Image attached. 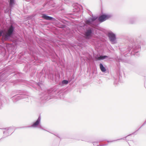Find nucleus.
<instances>
[{
    "mask_svg": "<svg viewBox=\"0 0 146 146\" xmlns=\"http://www.w3.org/2000/svg\"><path fill=\"white\" fill-rule=\"evenodd\" d=\"M14 29L13 26L11 25L5 33H3V31L2 30L0 31V36L3 34V36L6 39L9 38L14 31Z\"/></svg>",
    "mask_w": 146,
    "mask_h": 146,
    "instance_id": "1",
    "label": "nucleus"
},
{
    "mask_svg": "<svg viewBox=\"0 0 146 146\" xmlns=\"http://www.w3.org/2000/svg\"><path fill=\"white\" fill-rule=\"evenodd\" d=\"M68 82L66 80H64L62 82V83L63 84H68Z\"/></svg>",
    "mask_w": 146,
    "mask_h": 146,
    "instance_id": "10",
    "label": "nucleus"
},
{
    "mask_svg": "<svg viewBox=\"0 0 146 146\" xmlns=\"http://www.w3.org/2000/svg\"><path fill=\"white\" fill-rule=\"evenodd\" d=\"M92 33V31L91 29L88 30L85 33V36L87 37H88L91 36Z\"/></svg>",
    "mask_w": 146,
    "mask_h": 146,
    "instance_id": "5",
    "label": "nucleus"
},
{
    "mask_svg": "<svg viewBox=\"0 0 146 146\" xmlns=\"http://www.w3.org/2000/svg\"><path fill=\"white\" fill-rule=\"evenodd\" d=\"M107 56H100L99 57H98V59L99 60H101L102 59H105L107 57Z\"/></svg>",
    "mask_w": 146,
    "mask_h": 146,
    "instance_id": "9",
    "label": "nucleus"
},
{
    "mask_svg": "<svg viewBox=\"0 0 146 146\" xmlns=\"http://www.w3.org/2000/svg\"><path fill=\"white\" fill-rule=\"evenodd\" d=\"M100 70L102 72H105L106 71V68L102 64H100Z\"/></svg>",
    "mask_w": 146,
    "mask_h": 146,
    "instance_id": "7",
    "label": "nucleus"
},
{
    "mask_svg": "<svg viewBox=\"0 0 146 146\" xmlns=\"http://www.w3.org/2000/svg\"><path fill=\"white\" fill-rule=\"evenodd\" d=\"M40 121L37 120L36 122H35L32 125V126L33 127H36L39 124Z\"/></svg>",
    "mask_w": 146,
    "mask_h": 146,
    "instance_id": "8",
    "label": "nucleus"
},
{
    "mask_svg": "<svg viewBox=\"0 0 146 146\" xmlns=\"http://www.w3.org/2000/svg\"><path fill=\"white\" fill-rule=\"evenodd\" d=\"M10 5H12L14 3V0H10Z\"/></svg>",
    "mask_w": 146,
    "mask_h": 146,
    "instance_id": "11",
    "label": "nucleus"
},
{
    "mask_svg": "<svg viewBox=\"0 0 146 146\" xmlns=\"http://www.w3.org/2000/svg\"><path fill=\"white\" fill-rule=\"evenodd\" d=\"M42 17L43 18L48 20H51L53 19L52 17L48 16L45 14H43Z\"/></svg>",
    "mask_w": 146,
    "mask_h": 146,
    "instance_id": "4",
    "label": "nucleus"
},
{
    "mask_svg": "<svg viewBox=\"0 0 146 146\" xmlns=\"http://www.w3.org/2000/svg\"><path fill=\"white\" fill-rule=\"evenodd\" d=\"M108 36L111 41H114L115 39V35L112 33H109L108 34Z\"/></svg>",
    "mask_w": 146,
    "mask_h": 146,
    "instance_id": "3",
    "label": "nucleus"
},
{
    "mask_svg": "<svg viewBox=\"0 0 146 146\" xmlns=\"http://www.w3.org/2000/svg\"><path fill=\"white\" fill-rule=\"evenodd\" d=\"M110 17L109 15H103L100 16L98 18L99 21L102 22L108 19Z\"/></svg>",
    "mask_w": 146,
    "mask_h": 146,
    "instance_id": "2",
    "label": "nucleus"
},
{
    "mask_svg": "<svg viewBox=\"0 0 146 146\" xmlns=\"http://www.w3.org/2000/svg\"><path fill=\"white\" fill-rule=\"evenodd\" d=\"M96 19V18L90 19L89 20L86 21V23L87 24L90 25V24H91L94 21H95Z\"/></svg>",
    "mask_w": 146,
    "mask_h": 146,
    "instance_id": "6",
    "label": "nucleus"
}]
</instances>
